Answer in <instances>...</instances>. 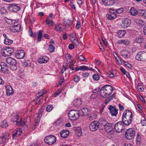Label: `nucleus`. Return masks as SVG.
<instances>
[{
  "instance_id": "f257e3e1",
  "label": "nucleus",
  "mask_w": 146,
  "mask_h": 146,
  "mask_svg": "<svg viewBox=\"0 0 146 146\" xmlns=\"http://www.w3.org/2000/svg\"><path fill=\"white\" fill-rule=\"evenodd\" d=\"M113 90L112 87L109 85H106L102 87L100 90V95L103 98H106L110 95Z\"/></svg>"
},
{
  "instance_id": "f03ea898",
  "label": "nucleus",
  "mask_w": 146,
  "mask_h": 146,
  "mask_svg": "<svg viewBox=\"0 0 146 146\" xmlns=\"http://www.w3.org/2000/svg\"><path fill=\"white\" fill-rule=\"evenodd\" d=\"M81 112L77 110H71L68 112V115L69 119L72 120L78 119L81 115Z\"/></svg>"
},
{
  "instance_id": "7ed1b4c3",
  "label": "nucleus",
  "mask_w": 146,
  "mask_h": 146,
  "mask_svg": "<svg viewBox=\"0 0 146 146\" xmlns=\"http://www.w3.org/2000/svg\"><path fill=\"white\" fill-rule=\"evenodd\" d=\"M14 49L10 48L4 47L1 50V54L4 56H9L14 52Z\"/></svg>"
},
{
  "instance_id": "20e7f679",
  "label": "nucleus",
  "mask_w": 146,
  "mask_h": 146,
  "mask_svg": "<svg viewBox=\"0 0 146 146\" xmlns=\"http://www.w3.org/2000/svg\"><path fill=\"white\" fill-rule=\"evenodd\" d=\"M135 131L133 128H130L127 129L125 133V136L128 139H131L135 135Z\"/></svg>"
},
{
  "instance_id": "39448f33",
  "label": "nucleus",
  "mask_w": 146,
  "mask_h": 146,
  "mask_svg": "<svg viewBox=\"0 0 146 146\" xmlns=\"http://www.w3.org/2000/svg\"><path fill=\"white\" fill-rule=\"evenodd\" d=\"M56 138L53 135H49L46 136L44 139L45 142L49 145H51L55 143Z\"/></svg>"
},
{
  "instance_id": "423d86ee",
  "label": "nucleus",
  "mask_w": 146,
  "mask_h": 146,
  "mask_svg": "<svg viewBox=\"0 0 146 146\" xmlns=\"http://www.w3.org/2000/svg\"><path fill=\"white\" fill-rule=\"evenodd\" d=\"M114 127L116 132L120 133L122 132L123 130L124 126L122 122L120 121L117 122L115 125H114Z\"/></svg>"
},
{
  "instance_id": "0eeeda50",
  "label": "nucleus",
  "mask_w": 146,
  "mask_h": 146,
  "mask_svg": "<svg viewBox=\"0 0 146 146\" xmlns=\"http://www.w3.org/2000/svg\"><path fill=\"white\" fill-rule=\"evenodd\" d=\"M109 12L106 15L107 18L109 20H113L115 19L117 17L115 13L114 12V10L111 8L109 9Z\"/></svg>"
},
{
  "instance_id": "6e6552de",
  "label": "nucleus",
  "mask_w": 146,
  "mask_h": 146,
  "mask_svg": "<svg viewBox=\"0 0 146 146\" xmlns=\"http://www.w3.org/2000/svg\"><path fill=\"white\" fill-rule=\"evenodd\" d=\"M100 123L98 121H94L92 122L90 125V129L92 131H94L99 128Z\"/></svg>"
},
{
  "instance_id": "1a4fd4ad",
  "label": "nucleus",
  "mask_w": 146,
  "mask_h": 146,
  "mask_svg": "<svg viewBox=\"0 0 146 146\" xmlns=\"http://www.w3.org/2000/svg\"><path fill=\"white\" fill-rule=\"evenodd\" d=\"M9 10L11 12H17L20 10V7L18 4L15 3L10 4L8 7Z\"/></svg>"
},
{
  "instance_id": "9d476101",
  "label": "nucleus",
  "mask_w": 146,
  "mask_h": 146,
  "mask_svg": "<svg viewBox=\"0 0 146 146\" xmlns=\"http://www.w3.org/2000/svg\"><path fill=\"white\" fill-rule=\"evenodd\" d=\"M9 134L7 132L3 133L0 137V143H3L6 141L8 139Z\"/></svg>"
},
{
  "instance_id": "9b49d317",
  "label": "nucleus",
  "mask_w": 146,
  "mask_h": 146,
  "mask_svg": "<svg viewBox=\"0 0 146 146\" xmlns=\"http://www.w3.org/2000/svg\"><path fill=\"white\" fill-rule=\"evenodd\" d=\"M21 26L20 24L13 25L10 26L9 29L12 32H17L20 31L21 29Z\"/></svg>"
},
{
  "instance_id": "f8f14e48",
  "label": "nucleus",
  "mask_w": 146,
  "mask_h": 146,
  "mask_svg": "<svg viewBox=\"0 0 146 146\" xmlns=\"http://www.w3.org/2000/svg\"><path fill=\"white\" fill-rule=\"evenodd\" d=\"M132 114L131 111L129 110H126L123 113L122 119H124V118H132Z\"/></svg>"
},
{
  "instance_id": "ddd939ff",
  "label": "nucleus",
  "mask_w": 146,
  "mask_h": 146,
  "mask_svg": "<svg viewBox=\"0 0 146 146\" xmlns=\"http://www.w3.org/2000/svg\"><path fill=\"white\" fill-rule=\"evenodd\" d=\"M110 111V112L112 116H116L118 113V110L116 109L114 106L110 105L108 108Z\"/></svg>"
},
{
  "instance_id": "4468645a",
  "label": "nucleus",
  "mask_w": 146,
  "mask_h": 146,
  "mask_svg": "<svg viewBox=\"0 0 146 146\" xmlns=\"http://www.w3.org/2000/svg\"><path fill=\"white\" fill-rule=\"evenodd\" d=\"M122 23L124 28H127L130 26L131 24V21L127 18L124 19L122 21Z\"/></svg>"
},
{
  "instance_id": "2eb2a0df",
  "label": "nucleus",
  "mask_w": 146,
  "mask_h": 146,
  "mask_svg": "<svg viewBox=\"0 0 146 146\" xmlns=\"http://www.w3.org/2000/svg\"><path fill=\"white\" fill-rule=\"evenodd\" d=\"M25 54L24 51L22 50L18 51L15 54V56L18 59H22L24 58Z\"/></svg>"
},
{
  "instance_id": "dca6fc26",
  "label": "nucleus",
  "mask_w": 146,
  "mask_h": 146,
  "mask_svg": "<svg viewBox=\"0 0 146 146\" xmlns=\"http://www.w3.org/2000/svg\"><path fill=\"white\" fill-rule=\"evenodd\" d=\"M25 119L22 118H20L19 121H14V124L17 126H24L25 125Z\"/></svg>"
},
{
  "instance_id": "f3484780",
  "label": "nucleus",
  "mask_w": 146,
  "mask_h": 146,
  "mask_svg": "<svg viewBox=\"0 0 146 146\" xmlns=\"http://www.w3.org/2000/svg\"><path fill=\"white\" fill-rule=\"evenodd\" d=\"M6 92L7 96H10L13 93V91L12 88L9 85L5 86Z\"/></svg>"
},
{
  "instance_id": "a211bd4d",
  "label": "nucleus",
  "mask_w": 146,
  "mask_h": 146,
  "mask_svg": "<svg viewBox=\"0 0 146 146\" xmlns=\"http://www.w3.org/2000/svg\"><path fill=\"white\" fill-rule=\"evenodd\" d=\"M104 127L105 130L108 132H111L113 131V129L114 127V124L108 123Z\"/></svg>"
},
{
  "instance_id": "6ab92c4d",
  "label": "nucleus",
  "mask_w": 146,
  "mask_h": 146,
  "mask_svg": "<svg viewBox=\"0 0 146 146\" xmlns=\"http://www.w3.org/2000/svg\"><path fill=\"white\" fill-rule=\"evenodd\" d=\"M103 3L106 5L111 6L115 3L114 0H102Z\"/></svg>"
},
{
  "instance_id": "aec40b11",
  "label": "nucleus",
  "mask_w": 146,
  "mask_h": 146,
  "mask_svg": "<svg viewBox=\"0 0 146 146\" xmlns=\"http://www.w3.org/2000/svg\"><path fill=\"white\" fill-rule=\"evenodd\" d=\"M143 53L142 52H139L135 56V59L140 61H144V59L143 57Z\"/></svg>"
},
{
  "instance_id": "412c9836",
  "label": "nucleus",
  "mask_w": 146,
  "mask_h": 146,
  "mask_svg": "<svg viewBox=\"0 0 146 146\" xmlns=\"http://www.w3.org/2000/svg\"><path fill=\"white\" fill-rule=\"evenodd\" d=\"M132 118H128V119L124 118L122 119V122L124 124L126 125H128L131 123Z\"/></svg>"
},
{
  "instance_id": "4be33fe9",
  "label": "nucleus",
  "mask_w": 146,
  "mask_h": 146,
  "mask_svg": "<svg viewBox=\"0 0 146 146\" xmlns=\"http://www.w3.org/2000/svg\"><path fill=\"white\" fill-rule=\"evenodd\" d=\"M6 61L8 64H9L10 65L17 64L16 60L11 57L7 58L6 59Z\"/></svg>"
},
{
  "instance_id": "5701e85b",
  "label": "nucleus",
  "mask_w": 146,
  "mask_h": 146,
  "mask_svg": "<svg viewBox=\"0 0 146 146\" xmlns=\"http://www.w3.org/2000/svg\"><path fill=\"white\" fill-rule=\"evenodd\" d=\"M73 105L76 107H78L81 104L82 102L80 98L75 99L72 102Z\"/></svg>"
},
{
  "instance_id": "b1692460",
  "label": "nucleus",
  "mask_w": 146,
  "mask_h": 146,
  "mask_svg": "<svg viewBox=\"0 0 146 146\" xmlns=\"http://www.w3.org/2000/svg\"><path fill=\"white\" fill-rule=\"evenodd\" d=\"M100 124L101 125V126H103L104 127L107 124L108 122L106 120L105 118H101L100 119L99 121Z\"/></svg>"
},
{
  "instance_id": "393cba45",
  "label": "nucleus",
  "mask_w": 146,
  "mask_h": 146,
  "mask_svg": "<svg viewBox=\"0 0 146 146\" xmlns=\"http://www.w3.org/2000/svg\"><path fill=\"white\" fill-rule=\"evenodd\" d=\"M80 112H81V116H86L88 115V114L90 112L89 110L88 109L86 108H82L81 111H80Z\"/></svg>"
},
{
  "instance_id": "a878e982",
  "label": "nucleus",
  "mask_w": 146,
  "mask_h": 146,
  "mask_svg": "<svg viewBox=\"0 0 146 146\" xmlns=\"http://www.w3.org/2000/svg\"><path fill=\"white\" fill-rule=\"evenodd\" d=\"M117 43L119 44H123L125 45H127L129 44L130 42L127 39H123L118 40Z\"/></svg>"
},
{
  "instance_id": "bb28decb",
  "label": "nucleus",
  "mask_w": 146,
  "mask_h": 146,
  "mask_svg": "<svg viewBox=\"0 0 146 146\" xmlns=\"http://www.w3.org/2000/svg\"><path fill=\"white\" fill-rule=\"evenodd\" d=\"M74 130L76 135L77 136H80L82 135V132L80 127H78L75 128Z\"/></svg>"
},
{
  "instance_id": "cd10ccee",
  "label": "nucleus",
  "mask_w": 146,
  "mask_h": 146,
  "mask_svg": "<svg viewBox=\"0 0 146 146\" xmlns=\"http://www.w3.org/2000/svg\"><path fill=\"white\" fill-rule=\"evenodd\" d=\"M48 59V58L46 56L40 57L38 60V62L40 63H46Z\"/></svg>"
},
{
  "instance_id": "c85d7f7f",
  "label": "nucleus",
  "mask_w": 146,
  "mask_h": 146,
  "mask_svg": "<svg viewBox=\"0 0 146 146\" xmlns=\"http://www.w3.org/2000/svg\"><path fill=\"white\" fill-rule=\"evenodd\" d=\"M69 134V132L67 130H63L60 133L61 137L64 138L67 137Z\"/></svg>"
},
{
  "instance_id": "c756f323",
  "label": "nucleus",
  "mask_w": 146,
  "mask_h": 146,
  "mask_svg": "<svg viewBox=\"0 0 146 146\" xmlns=\"http://www.w3.org/2000/svg\"><path fill=\"white\" fill-rule=\"evenodd\" d=\"M129 53V51L126 50H122L120 52L121 55L123 56V57L126 58H128V55Z\"/></svg>"
},
{
  "instance_id": "7c9ffc66",
  "label": "nucleus",
  "mask_w": 146,
  "mask_h": 146,
  "mask_svg": "<svg viewBox=\"0 0 146 146\" xmlns=\"http://www.w3.org/2000/svg\"><path fill=\"white\" fill-rule=\"evenodd\" d=\"M135 23L140 26L144 25L145 24V22L142 20L137 19L135 20Z\"/></svg>"
},
{
  "instance_id": "2f4dec72",
  "label": "nucleus",
  "mask_w": 146,
  "mask_h": 146,
  "mask_svg": "<svg viewBox=\"0 0 146 146\" xmlns=\"http://www.w3.org/2000/svg\"><path fill=\"white\" fill-rule=\"evenodd\" d=\"M63 23L66 26L69 27L70 25H71L72 24V20H70L69 19H64L63 20Z\"/></svg>"
},
{
  "instance_id": "473e14b6",
  "label": "nucleus",
  "mask_w": 146,
  "mask_h": 146,
  "mask_svg": "<svg viewBox=\"0 0 146 146\" xmlns=\"http://www.w3.org/2000/svg\"><path fill=\"white\" fill-rule=\"evenodd\" d=\"M97 116V114L96 113L92 112L90 114V115L88 117V119L90 121L94 120L96 118Z\"/></svg>"
},
{
  "instance_id": "72a5a7b5",
  "label": "nucleus",
  "mask_w": 146,
  "mask_h": 146,
  "mask_svg": "<svg viewBox=\"0 0 146 146\" xmlns=\"http://www.w3.org/2000/svg\"><path fill=\"white\" fill-rule=\"evenodd\" d=\"M126 31L125 30H120L117 32L118 37L121 38L124 37V35L126 34Z\"/></svg>"
},
{
  "instance_id": "f704fd0d",
  "label": "nucleus",
  "mask_w": 146,
  "mask_h": 146,
  "mask_svg": "<svg viewBox=\"0 0 146 146\" xmlns=\"http://www.w3.org/2000/svg\"><path fill=\"white\" fill-rule=\"evenodd\" d=\"M13 42L12 40L10 39L9 37H7L6 39H4V43L7 45H9L11 44Z\"/></svg>"
},
{
  "instance_id": "c9c22d12",
  "label": "nucleus",
  "mask_w": 146,
  "mask_h": 146,
  "mask_svg": "<svg viewBox=\"0 0 146 146\" xmlns=\"http://www.w3.org/2000/svg\"><path fill=\"white\" fill-rule=\"evenodd\" d=\"M130 13L131 15L132 16H136L137 15V10L134 7H132L130 10Z\"/></svg>"
},
{
  "instance_id": "e433bc0d",
  "label": "nucleus",
  "mask_w": 146,
  "mask_h": 146,
  "mask_svg": "<svg viewBox=\"0 0 146 146\" xmlns=\"http://www.w3.org/2000/svg\"><path fill=\"white\" fill-rule=\"evenodd\" d=\"M22 133V130L21 129H19L17 130L15 134H13V138H14L15 137L19 136Z\"/></svg>"
},
{
  "instance_id": "4c0bfd02",
  "label": "nucleus",
  "mask_w": 146,
  "mask_h": 146,
  "mask_svg": "<svg viewBox=\"0 0 146 146\" xmlns=\"http://www.w3.org/2000/svg\"><path fill=\"white\" fill-rule=\"evenodd\" d=\"M43 111V109L41 108L38 111V115L37 116L36 118L38 119V120H40V118L42 116V113Z\"/></svg>"
},
{
  "instance_id": "58836bf2",
  "label": "nucleus",
  "mask_w": 146,
  "mask_h": 146,
  "mask_svg": "<svg viewBox=\"0 0 146 146\" xmlns=\"http://www.w3.org/2000/svg\"><path fill=\"white\" fill-rule=\"evenodd\" d=\"M62 25L61 24H59L58 25H56L55 26V30L58 31H63V30L62 28Z\"/></svg>"
},
{
  "instance_id": "ea45409f",
  "label": "nucleus",
  "mask_w": 146,
  "mask_h": 146,
  "mask_svg": "<svg viewBox=\"0 0 146 146\" xmlns=\"http://www.w3.org/2000/svg\"><path fill=\"white\" fill-rule=\"evenodd\" d=\"M55 46L52 44H50L49 45L48 50L51 53H52L54 51Z\"/></svg>"
},
{
  "instance_id": "a19ab883",
  "label": "nucleus",
  "mask_w": 146,
  "mask_h": 146,
  "mask_svg": "<svg viewBox=\"0 0 146 146\" xmlns=\"http://www.w3.org/2000/svg\"><path fill=\"white\" fill-rule=\"evenodd\" d=\"M45 21L46 24L49 26H52L53 21L52 20L49 19L48 18H47Z\"/></svg>"
},
{
  "instance_id": "79ce46f5",
  "label": "nucleus",
  "mask_w": 146,
  "mask_h": 146,
  "mask_svg": "<svg viewBox=\"0 0 146 146\" xmlns=\"http://www.w3.org/2000/svg\"><path fill=\"white\" fill-rule=\"evenodd\" d=\"M1 126L3 128H6L8 126V124L6 121H3L2 122L1 124Z\"/></svg>"
},
{
  "instance_id": "37998d69",
  "label": "nucleus",
  "mask_w": 146,
  "mask_h": 146,
  "mask_svg": "<svg viewBox=\"0 0 146 146\" xmlns=\"http://www.w3.org/2000/svg\"><path fill=\"white\" fill-rule=\"evenodd\" d=\"M53 107L52 105H48L46 108V110L47 112H50L52 110Z\"/></svg>"
},
{
  "instance_id": "c03bdc74",
  "label": "nucleus",
  "mask_w": 146,
  "mask_h": 146,
  "mask_svg": "<svg viewBox=\"0 0 146 146\" xmlns=\"http://www.w3.org/2000/svg\"><path fill=\"white\" fill-rule=\"evenodd\" d=\"M1 71L2 72L7 73L8 72V70L7 67H1Z\"/></svg>"
},
{
  "instance_id": "a18cd8bd",
  "label": "nucleus",
  "mask_w": 146,
  "mask_h": 146,
  "mask_svg": "<svg viewBox=\"0 0 146 146\" xmlns=\"http://www.w3.org/2000/svg\"><path fill=\"white\" fill-rule=\"evenodd\" d=\"M72 42L76 47L78 46L79 45V42L78 40L76 38L74 39L72 41Z\"/></svg>"
},
{
  "instance_id": "49530a36",
  "label": "nucleus",
  "mask_w": 146,
  "mask_h": 146,
  "mask_svg": "<svg viewBox=\"0 0 146 146\" xmlns=\"http://www.w3.org/2000/svg\"><path fill=\"white\" fill-rule=\"evenodd\" d=\"M42 31L41 30H40L39 31V34L38 35L37 40V41L38 42L40 41L41 40V38L42 36Z\"/></svg>"
},
{
  "instance_id": "de8ad7c7",
  "label": "nucleus",
  "mask_w": 146,
  "mask_h": 146,
  "mask_svg": "<svg viewBox=\"0 0 146 146\" xmlns=\"http://www.w3.org/2000/svg\"><path fill=\"white\" fill-rule=\"evenodd\" d=\"M124 9L123 8H121L118 9H117L116 10H114V12L115 13H122L124 11Z\"/></svg>"
},
{
  "instance_id": "09e8293b",
  "label": "nucleus",
  "mask_w": 146,
  "mask_h": 146,
  "mask_svg": "<svg viewBox=\"0 0 146 146\" xmlns=\"http://www.w3.org/2000/svg\"><path fill=\"white\" fill-rule=\"evenodd\" d=\"M93 78L94 80H98L100 79L99 75L98 74H94L93 76Z\"/></svg>"
},
{
  "instance_id": "8fccbe9b",
  "label": "nucleus",
  "mask_w": 146,
  "mask_h": 146,
  "mask_svg": "<svg viewBox=\"0 0 146 146\" xmlns=\"http://www.w3.org/2000/svg\"><path fill=\"white\" fill-rule=\"evenodd\" d=\"M141 134L138 132L137 133L136 140L137 142H140L141 141Z\"/></svg>"
},
{
  "instance_id": "3c124183",
  "label": "nucleus",
  "mask_w": 146,
  "mask_h": 146,
  "mask_svg": "<svg viewBox=\"0 0 146 146\" xmlns=\"http://www.w3.org/2000/svg\"><path fill=\"white\" fill-rule=\"evenodd\" d=\"M145 10L140 9L138 11H137V15L138 14L140 16H141L143 14V13Z\"/></svg>"
},
{
  "instance_id": "603ef678",
  "label": "nucleus",
  "mask_w": 146,
  "mask_h": 146,
  "mask_svg": "<svg viewBox=\"0 0 146 146\" xmlns=\"http://www.w3.org/2000/svg\"><path fill=\"white\" fill-rule=\"evenodd\" d=\"M16 64L15 65H11L10 67V69L13 70H16L17 69V67L16 66Z\"/></svg>"
},
{
  "instance_id": "864d4df0",
  "label": "nucleus",
  "mask_w": 146,
  "mask_h": 146,
  "mask_svg": "<svg viewBox=\"0 0 146 146\" xmlns=\"http://www.w3.org/2000/svg\"><path fill=\"white\" fill-rule=\"evenodd\" d=\"M143 40V38L141 37H139L136 38L135 41L136 42L138 43H141Z\"/></svg>"
},
{
  "instance_id": "5fc2aeb1",
  "label": "nucleus",
  "mask_w": 146,
  "mask_h": 146,
  "mask_svg": "<svg viewBox=\"0 0 146 146\" xmlns=\"http://www.w3.org/2000/svg\"><path fill=\"white\" fill-rule=\"evenodd\" d=\"M80 69L83 71L87 70H88V67L86 66H80Z\"/></svg>"
},
{
  "instance_id": "6e6d98bb",
  "label": "nucleus",
  "mask_w": 146,
  "mask_h": 146,
  "mask_svg": "<svg viewBox=\"0 0 146 146\" xmlns=\"http://www.w3.org/2000/svg\"><path fill=\"white\" fill-rule=\"evenodd\" d=\"M114 75L113 73L110 71L107 74V76L110 78L113 77L114 76Z\"/></svg>"
},
{
  "instance_id": "4d7b16f0",
  "label": "nucleus",
  "mask_w": 146,
  "mask_h": 146,
  "mask_svg": "<svg viewBox=\"0 0 146 146\" xmlns=\"http://www.w3.org/2000/svg\"><path fill=\"white\" fill-rule=\"evenodd\" d=\"M62 90L60 89L57 90L54 94L55 97L57 96L61 92Z\"/></svg>"
},
{
  "instance_id": "13d9d810",
  "label": "nucleus",
  "mask_w": 146,
  "mask_h": 146,
  "mask_svg": "<svg viewBox=\"0 0 146 146\" xmlns=\"http://www.w3.org/2000/svg\"><path fill=\"white\" fill-rule=\"evenodd\" d=\"M38 119L37 118H36V121L35 123V124L34 125L33 127V129H35L36 128V127L38 126V122H39L40 120H39L38 121Z\"/></svg>"
},
{
  "instance_id": "bf43d9fd",
  "label": "nucleus",
  "mask_w": 146,
  "mask_h": 146,
  "mask_svg": "<svg viewBox=\"0 0 146 146\" xmlns=\"http://www.w3.org/2000/svg\"><path fill=\"white\" fill-rule=\"evenodd\" d=\"M112 100V99L111 98L110 96L109 97L106 99L104 103L106 105L109 102H110Z\"/></svg>"
},
{
  "instance_id": "052dcab7",
  "label": "nucleus",
  "mask_w": 146,
  "mask_h": 146,
  "mask_svg": "<svg viewBox=\"0 0 146 146\" xmlns=\"http://www.w3.org/2000/svg\"><path fill=\"white\" fill-rule=\"evenodd\" d=\"M80 80V78L78 76H75L74 78V81L76 82H78Z\"/></svg>"
},
{
  "instance_id": "680f3d73",
  "label": "nucleus",
  "mask_w": 146,
  "mask_h": 146,
  "mask_svg": "<svg viewBox=\"0 0 146 146\" xmlns=\"http://www.w3.org/2000/svg\"><path fill=\"white\" fill-rule=\"evenodd\" d=\"M81 26L80 23V21H78L76 24L75 28L77 29H78Z\"/></svg>"
},
{
  "instance_id": "e2e57ef3",
  "label": "nucleus",
  "mask_w": 146,
  "mask_h": 146,
  "mask_svg": "<svg viewBox=\"0 0 146 146\" xmlns=\"http://www.w3.org/2000/svg\"><path fill=\"white\" fill-rule=\"evenodd\" d=\"M19 115H16L15 117H13V120H14L13 121V122H14V121H17L19 120Z\"/></svg>"
},
{
  "instance_id": "0e129e2a",
  "label": "nucleus",
  "mask_w": 146,
  "mask_h": 146,
  "mask_svg": "<svg viewBox=\"0 0 146 146\" xmlns=\"http://www.w3.org/2000/svg\"><path fill=\"white\" fill-rule=\"evenodd\" d=\"M102 43L101 42L100 43V45H99V46L100 47V49L101 50V51L103 52H104L105 51V50L104 47L102 46Z\"/></svg>"
},
{
  "instance_id": "69168bd1",
  "label": "nucleus",
  "mask_w": 146,
  "mask_h": 146,
  "mask_svg": "<svg viewBox=\"0 0 146 146\" xmlns=\"http://www.w3.org/2000/svg\"><path fill=\"white\" fill-rule=\"evenodd\" d=\"M42 98H40L39 97L36 100V104H39L42 103V102L40 100Z\"/></svg>"
},
{
  "instance_id": "338daca9",
  "label": "nucleus",
  "mask_w": 146,
  "mask_h": 146,
  "mask_svg": "<svg viewBox=\"0 0 146 146\" xmlns=\"http://www.w3.org/2000/svg\"><path fill=\"white\" fill-rule=\"evenodd\" d=\"M78 58L81 61L84 60L86 59L85 57L82 55H80L78 56Z\"/></svg>"
},
{
  "instance_id": "774afa93",
  "label": "nucleus",
  "mask_w": 146,
  "mask_h": 146,
  "mask_svg": "<svg viewBox=\"0 0 146 146\" xmlns=\"http://www.w3.org/2000/svg\"><path fill=\"white\" fill-rule=\"evenodd\" d=\"M89 73L88 72L84 73H82V76L84 77H87L89 75Z\"/></svg>"
}]
</instances>
